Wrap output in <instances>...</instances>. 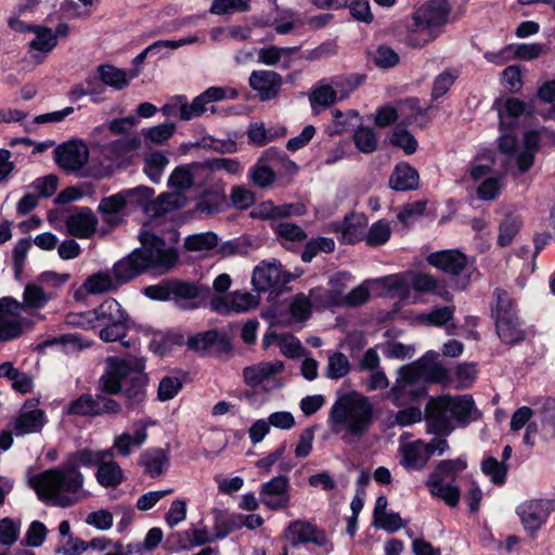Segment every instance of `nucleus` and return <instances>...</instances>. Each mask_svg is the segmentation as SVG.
I'll use <instances>...</instances> for the list:
<instances>
[{"instance_id":"nucleus-55","label":"nucleus","mask_w":555,"mask_h":555,"mask_svg":"<svg viewBox=\"0 0 555 555\" xmlns=\"http://www.w3.org/2000/svg\"><path fill=\"white\" fill-rule=\"evenodd\" d=\"M167 164L166 155L160 152L153 153L145 159L144 172L153 182H158Z\"/></svg>"},{"instance_id":"nucleus-32","label":"nucleus","mask_w":555,"mask_h":555,"mask_svg":"<svg viewBox=\"0 0 555 555\" xmlns=\"http://www.w3.org/2000/svg\"><path fill=\"white\" fill-rule=\"evenodd\" d=\"M185 197L179 192L163 193L146 205V215L156 218L184 206Z\"/></svg>"},{"instance_id":"nucleus-8","label":"nucleus","mask_w":555,"mask_h":555,"mask_svg":"<svg viewBox=\"0 0 555 555\" xmlns=\"http://www.w3.org/2000/svg\"><path fill=\"white\" fill-rule=\"evenodd\" d=\"M493 296L495 304L492 307V317L498 336L502 343L509 346L521 343L526 337V332L519 321L512 297L500 288L494 291Z\"/></svg>"},{"instance_id":"nucleus-46","label":"nucleus","mask_w":555,"mask_h":555,"mask_svg":"<svg viewBox=\"0 0 555 555\" xmlns=\"http://www.w3.org/2000/svg\"><path fill=\"white\" fill-rule=\"evenodd\" d=\"M31 33L36 35L35 39L29 43L33 50L48 53L52 51L57 43V38L51 28L36 25Z\"/></svg>"},{"instance_id":"nucleus-60","label":"nucleus","mask_w":555,"mask_h":555,"mask_svg":"<svg viewBox=\"0 0 555 555\" xmlns=\"http://www.w3.org/2000/svg\"><path fill=\"white\" fill-rule=\"evenodd\" d=\"M219 334L216 330H209L189 337L188 347L195 351H206L217 343Z\"/></svg>"},{"instance_id":"nucleus-52","label":"nucleus","mask_w":555,"mask_h":555,"mask_svg":"<svg viewBox=\"0 0 555 555\" xmlns=\"http://www.w3.org/2000/svg\"><path fill=\"white\" fill-rule=\"evenodd\" d=\"M350 371L348 358L343 352H335L328 357L325 375L331 379L345 377Z\"/></svg>"},{"instance_id":"nucleus-53","label":"nucleus","mask_w":555,"mask_h":555,"mask_svg":"<svg viewBox=\"0 0 555 555\" xmlns=\"http://www.w3.org/2000/svg\"><path fill=\"white\" fill-rule=\"evenodd\" d=\"M304 212L305 207L301 204H284L275 206L272 203H266L262 209L263 217L268 219L301 216Z\"/></svg>"},{"instance_id":"nucleus-20","label":"nucleus","mask_w":555,"mask_h":555,"mask_svg":"<svg viewBox=\"0 0 555 555\" xmlns=\"http://www.w3.org/2000/svg\"><path fill=\"white\" fill-rule=\"evenodd\" d=\"M38 403L36 399L25 401L14 421L16 435L39 433L42 429L47 423V416L43 410L37 408Z\"/></svg>"},{"instance_id":"nucleus-5","label":"nucleus","mask_w":555,"mask_h":555,"mask_svg":"<svg viewBox=\"0 0 555 555\" xmlns=\"http://www.w3.org/2000/svg\"><path fill=\"white\" fill-rule=\"evenodd\" d=\"M479 417L480 412L469 395L431 397L425 408L427 433L439 436H448L454 430L452 422L465 427Z\"/></svg>"},{"instance_id":"nucleus-11","label":"nucleus","mask_w":555,"mask_h":555,"mask_svg":"<svg viewBox=\"0 0 555 555\" xmlns=\"http://www.w3.org/2000/svg\"><path fill=\"white\" fill-rule=\"evenodd\" d=\"M25 315V306L20 301L3 297L0 299V341L13 340L23 334L25 327L33 325Z\"/></svg>"},{"instance_id":"nucleus-21","label":"nucleus","mask_w":555,"mask_h":555,"mask_svg":"<svg viewBox=\"0 0 555 555\" xmlns=\"http://www.w3.org/2000/svg\"><path fill=\"white\" fill-rule=\"evenodd\" d=\"M545 53V48L541 43H519L509 44L500 52H488L485 57L492 63L503 64L505 61L515 57L520 61H532Z\"/></svg>"},{"instance_id":"nucleus-12","label":"nucleus","mask_w":555,"mask_h":555,"mask_svg":"<svg viewBox=\"0 0 555 555\" xmlns=\"http://www.w3.org/2000/svg\"><path fill=\"white\" fill-rule=\"evenodd\" d=\"M449 449V443L444 438L436 437L426 443L421 439L406 442L400 447V464L405 469L420 470L424 468L429 459L437 451L439 455Z\"/></svg>"},{"instance_id":"nucleus-19","label":"nucleus","mask_w":555,"mask_h":555,"mask_svg":"<svg viewBox=\"0 0 555 555\" xmlns=\"http://www.w3.org/2000/svg\"><path fill=\"white\" fill-rule=\"evenodd\" d=\"M289 281L282 270L281 263L262 261L254 269L251 283L257 292H267L271 288H279Z\"/></svg>"},{"instance_id":"nucleus-38","label":"nucleus","mask_w":555,"mask_h":555,"mask_svg":"<svg viewBox=\"0 0 555 555\" xmlns=\"http://www.w3.org/2000/svg\"><path fill=\"white\" fill-rule=\"evenodd\" d=\"M309 297L317 309L344 306L343 289L315 287L309 291Z\"/></svg>"},{"instance_id":"nucleus-45","label":"nucleus","mask_w":555,"mask_h":555,"mask_svg":"<svg viewBox=\"0 0 555 555\" xmlns=\"http://www.w3.org/2000/svg\"><path fill=\"white\" fill-rule=\"evenodd\" d=\"M218 245V236L214 232H204L189 235L184 240L188 251H207Z\"/></svg>"},{"instance_id":"nucleus-58","label":"nucleus","mask_w":555,"mask_h":555,"mask_svg":"<svg viewBox=\"0 0 555 555\" xmlns=\"http://www.w3.org/2000/svg\"><path fill=\"white\" fill-rule=\"evenodd\" d=\"M176 130L173 122H166L151 128L142 129L145 139L156 144H163L172 137Z\"/></svg>"},{"instance_id":"nucleus-42","label":"nucleus","mask_w":555,"mask_h":555,"mask_svg":"<svg viewBox=\"0 0 555 555\" xmlns=\"http://www.w3.org/2000/svg\"><path fill=\"white\" fill-rule=\"evenodd\" d=\"M141 141L139 138L118 139L103 146V153L111 160H117L125 157L128 153L139 149Z\"/></svg>"},{"instance_id":"nucleus-6","label":"nucleus","mask_w":555,"mask_h":555,"mask_svg":"<svg viewBox=\"0 0 555 555\" xmlns=\"http://www.w3.org/2000/svg\"><path fill=\"white\" fill-rule=\"evenodd\" d=\"M447 375V370L441 364L423 358L398 370V376L387 397L397 406L409 405L426 396V383L441 382Z\"/></svg>"},{"instance_id":"nucleus-64","label":"nucleus","mask_w":555,"mask_h":555,"mask_svg":"<svg viewBox=\"0 0 555 555\" xmlns=\"http://www.w3.org/2000/svg\"><path fill=\"white\" fill-rule=\"evenodd\" d=\"M274 232L284 240L291 242H302L307 238L306 232L297 224L292 222H280L275 225Z\"/></svg>"},{"instance_id":"nucleus-1","label":"nucleus","mask_w":555,"mask_h":555,"mask_svg":"<svg viewBox=\"0 0 555 555\" xmlns=\"http://www.w3.org/2000/svg\"><path fill=\"white\" fill-rule=\"evenodd\" d=\"M141 248H137L118 260L112 268L113 275L120 287L134 280L149 269L162 273L170 271L178 262L176 249L167 247L165 241L143 227L139 234Z\"/></svg>"},{"instance_id":"nucleus-59","label":"nucleus","mask_w":555,"mask_h":555,"mask_svg":"<svg viewBox=\"0 0 555 555\" xmlns=\"http://www.w3.org/2000/svg\"><path fill=\"white\" fill-rule=\"evenodd\" d=\"M391 234L390 227L387 222L377 221L374 222L367 234H366V244L369 246H378L385 244Z\"/></svg>"},{"instance_id":"nucleus-54","label":"nucleus","mask_w":555,"mask_h":555,"mask_svg":"<svg viewBox=\"0 0 555 555\" xmlns=\"http://www.w3.org/2000/svg\"><path fill=\"white\" fill-rule=\"evenodd\" d=\"M457 77V72L453 69H447L440 73L434 80L431 99L436 101L443 96L453 86Z\"/></svg>"},{"instance_id":"nucleus-37","label":"nucleus","mask_w":555,"mask_h":555,"mask_svg":"<svg viewBox=\"0 0 555 555\" xmlns=\"http://www.w3.org/2000/svg\"><path fill=\"white\" fill-rule=\"evenodd\" d=\"M107 449L105 450H90V449H81L74 453H70L65 459L67 465L76 472H80L79 467L86 466H99L103 457L107 456Z\"/></svg>"},{"instance_id":"nucleus-39","label":"nucleus","mask_w":555,"mask_h":555,"mask_svg":"<svg viewBox=\"0 0 555 555\" xmlns=\"http://www.w3.org/2000/svg\"><path fill=\"white\" fill-rule=\"evenodd\" d=\"M128 210L142 208L146 214V205L154 195L153 189L149 186H137L120 191Z\"/></svg>"},{"instance_id":"nucleus-7","label":"nucleus","mask_w":555,"mask_h":555,"mask_svg":"<svg viewBox=\"0 0 555 555\" xmlns=\"http://www.w3.org/2000/svg\"><path fill=\"white\" fill-rule=\"evenodd\" d=\"M450 9L446 0H430L413 14L405 43L411 48H423L436 40L448 23Z\"/></svg>"},{"instance_id":"nucleus-50","label":"nucleus","mask_w":555,"mask_h":555,"mask_svg":"<svg viewBox=\"0 0 555 555\" xmlns=\"http://www.w3.org/2000/svg\"><path fill=\"white\" fill-rule=\"evenodd\" d=\"M24 302H21L25 306V315L28 317V309H39L42 308L50 299V296L47 295L43 289L35 284L27 285L24 289Z\"/></svg>"},{"instance_id":"nucleus-4","label":"nucleus","mask_w":555,"mask_h":555,"mask_svg":"<svg viewBox=\"0 0 555 555\" xmlns=\"http://www.w3.org/2000/svg\"><path fill=\"white\" fill-rule=\"evenodd\" d=\"M144 369L143 358L109 357L106 360L105 372L100 379L101 388L104 392L112 395L122 391L129 404H140L145 399L147 384Z\"/></svg>"},{"instance_id":"nucleus-61","label":"nucleus","mask_w":555,"mask_h":555,"mask_svg":"<svg viewBox=\"0 0 555 555\" xmlns=\"http://www.w3.org/2000/svg\"><path fill=\"white\" fill-rule=\"evenodd\" d=\"M371 59L373 63L380 68L392 67L399 63L397 52L387 46H379L371 53Z\"/></svg>"},{"instance_id":"nucleus-40","label":"nucleus","mask_w":555,"mask_h":555,"mask_svg":"<svg viewBox=\"0 0 555 555\" xmlns=\"http://www.w3.org/2000/svg\"><path fill=\"white\" fill-rule=\"evenodd\" d=\"M242 527V520L236 515H229L220 511L215 512V526L211 532L214 541L225 538Z\"/></svg>"},{"instance_id":"nucleus-41","label":"nucleus","mask_w":555,"mask_h":555,"mask_svg":"<svg viewBox=\"0 0 555 555\" xmlns=\"http://www.w3.org/2000/svg\"><path fill=\"white\" fill-rule=\"evenodd\" d=\"M522 225V220L519 215L509 212L506 214L504 219L499 225L498 245L501 247L508 246Z\"/></svg>"},{"instance_id":"nucleus-16","label":"nucleus","mask_w":555,"mask_h":555,"mask_svg":"<svg viewBox=\"0 0 555 555\" xmlns=\"http://www.w3.org/2000/svg\"><path fill=\"white\" fill-rule=\"evenodd\" d=\"M259 305V297L245 291H235L210 300L211 310L220 314L244 313Z\"/></svg>"},{"instance_id":"nucleus-31","label":"nucleus","mask_w":555,"mask_h":555,"mask_svg":"<svg viewBox=\"0 0 555 555\" xmlns=\"http://www.w3.org/2000/svg\"><path fill=\"white\" fill-rule=\"evenodd\" d=\"M178 545L183 551H191L195 547L203 546L214 542L211 532L201 521L198 526H191L176 534Z\"/></svg>"},{"instance_id":"nucleus-2","label":"nucleus","mask_w":555,"mask_h":555,"mask_svg":"<svg viewBox=\"0 0 555 555\" xmlns=\"http://www.w3.org/2000/svg\"><path fill=\"white\" fill-rule=\"evenodd\" d=\"M83 475L70 468L64 461L60 466L31 475L28 486L47 504L69 507L83 498Z\"/></svg>"},{"instance_id":"nucleus-29","label":"nucleus","mask_w":555,"mask_h":555,"mask_svg":"<svg viewBox=\"0 0 555 555\" xmlns=\"http://www.w3.org/2000/svg\"><path fill=\"white\" fill-rule=\"evenodd\" d=\"M95 473L96 481L104 488H116L125 480L120 465L114 460L113 450H107Z\"/></svg>"},{"instance_id":"nucleus-27","label":"nucleus","mask_w":555,"mask_h":555,"mask_svg":"<svg viewBox=\"0 0 555 555\" xmlns=\"http://www.w3.org/2000/svg\"><path fill=\"white\" fill-rule=\"evenodd\" d=\"M147 439L146 425L135 424L133 434L122 433L115 437L113 446L108 450H113V455L118 454L128 457L134 449L141 448Z\"/></svg>"},{"instance_id":"nucleus-10","label":"nucleus","mask_w":555,"mask_h":555,"mask_svg":"<svg viewBox=\"0 0 555 555\" xmlns=\"http://www.w3.org/2000/svg\"><path fill=\"white\" fill-rule=\"evenodd\" d=\"M92 313L99 326L100 338L104 341L121 340L128 331L129 318L120 304L114 298L105 299Z\"/></svg>"},{"instance_id":"nucleus-43","label":"nucleus","mask_w":555,"mask_h":555,"mask_svg":"<svg viewBox=\"0 0 555 555\" xmlns=\"http://www.w3.org/2000/svg\"><path fill=\"white\" fill-rule=\"evenodd\" d=\"M312 109L315 112L317 106L330 107L338 101L332 83L320 82L313 87L309 95Z\"/></svg>"},{"instance_id":"nucleus-47","label":"nucleus","mask_w":555,"mask_h":555,"mask_svg":"<svg viewBox=\"0 0 555 555\" xmlns=\"http://www.w3.org/2000/svg\"><path fill=\"white\" fill-rule=\"evenodd\" d=\"M99 79L106 86L113 87L117 90L124 89L128 86L126 73L112 65H101L98 68Z\"/></svg>"},{"instance_id":"nucleus-15","label":"nucleus","mask_w":555,"mask_h":555,"mask_svg":"<svg viewBox=\"0 0 555 555\" xmlns=\"http://www.w3.org/2000/svg\"><path fill=\"white\" fill-rule=\"evenodd\" d=\"M54 159L66 172L81 170L89 160V149L81 140H70L54 150Z\"/></svg>"},{"instance_id":"nucleus-22","label":"nucleus","mask_w":555,"mask_h":555,"mask_svg":"<svg viewBox=\"0 0 555 555\" xmlns=\"http://www.w3.org/2000/svg\"><path fill=\"white\" fill-rule=\"evenodd\" d=\"M426 260L430 266L449 275H460L467 270L468 266L466 255L456 249L431 253Z\"/></svg>"},{"instance_id":"nucleus-44","label":"nucleus","mask_w":555,"mask_h":555,"mask_svg":"<svg viewBox=\"0 0 555 555\" xmlns=\"http://www.w3.org/2000/svg\"><path fill=\"white\" fill-rule=\"evenodd\" d=\"M362 81L363 76L360 75L336 76L331 79L338 101L347 99Z\"/></svg>"},{"instance_id":"nucleus-26","label":"nucleus","mask_w":555,"mask_h":555,"mask_svg":"<svg viewBox=\"0 0 555 555\" xmlns=\"http://www.w3.org/2000/svg\"><path fill=\"white\" fill-rule=\"evenodd\" d=\"M284 363L281 360L263 361L243 370L244 382L249 387H257L262 382L282 373Z\"/></svg>"},{"instance_id":"nucleus-28","label":"nucleus","mask_w":555,"mask_h":555,"mask_svg":"<svg viewBox=\"0 0 555 555\" xmlns=\"http://www.w3.org/2000/svg\"><path fill=\"white\" fill-rule=\"evenodd\" d=\"M98 219L90 208H82L80 211L70 215L66 221L69 234L79 238L90 237L96 230Z\"/></svg>"},{"instance_id":"nucleus-49","label":"nucleus","mask_w":555,"mask_h":555,"mask_svg":"<svg viewBox=\"0 0 555 555\" xmlns=\"http://www.w3.org/2000/svg\"><path fill=\"white\" fill-rule=\"evenodd\" d=\"M353 141L356 147L364 154L375 152L378 146L376 134L370 127H359L353 133Z\"/></svg>"},{"instance_id":"nucleus-35","label":"nucleus","mask_w":555,"mask_h":555,"mask_svg":"<svg viewBox=\"0 0 555 555\" xmlns=\"http://www.w3.org/2000/svg\"><path fill=\"white\" fill-rule=\"evenodd\" d=\"M454 311V306L437 307L431 309L429 312L418 314L416 320L425 325H434L438 327L446 326L447 333L449 335H453L456 326L449 322L453 319Z\"/></svg>"},{"instance_id":"nucleus-63","label":"nucleus","mask_w":555,"mask_h":555,"mask_svg":"<svg viewBox=\"0 0 555 555\" xmlns=\"http://www.w3.org/2000/svg\"><path fill=\"white\" fill-rule=\"evenodd\" d=\"M390 143L401 147L405 154H414L417 150V141L412 133L406 130L399 129L393 131L390 137Z\"/></svg>"},{"instance_id":"nucleus-23","label":"nucleus","mask_w":555,"mask_h":555,"mask_svg":"<svg viewBox=\"0 0 555 555\" xmlns=\"http://www.w3.org/2000/svg\"><path fill=\"white\" fill-rule=\"evenodd\" d=\"M287 537L293 545L312 542L323 546L325 553H330L333 546L328 544L325 534L306 521H294L288 526Z\"/></svg>"},{"instance_id":"nucleus-14","label":"nucleus","mask_w":555,"mask_h":555,"mask_svg":"<svg viewBox=\"0 0 555 555\" xmlns=\"http://www.w3.org/2000/svg\"><path fill=\"white\" fill-rule=\"evenodd\" d=\"M120 405L113 399L102 395L83 393L79 398L70 401L66 408L69 415L96 416L103 413H117Z\"/></svg>"},{"instance_id":"nucleus-25","label":"nucleus","mask_w":555,"mask_h":555,"mask_svg":"<svg viewBox=\"0 0 555 555\" xmlns=\"http://www.w3.org/2000/svg\"><path fill=\"white\" fill-rule=\"evenodd\" d=\"M202 293L201 286L193 282L171 279V301L182 310H193L198 307L195 300Z\"/></svg>"},{"instance_id":"nucleus-33","label":"nucleus","mask_w":555,"mask_h":555,"mask_svg":"<svg viewBox=\"0 0 555 555\" xmlns=\"http://www.w3.org/2000/svg\"><path fill=\"white\" fill-rule=\"evenodd\" d=\"M418 172L406 163L398 164L390 178L389 185L395 191H411L418 188Z\"/></svg>"},{"instance_id":"nucleus-3","label":"nucleus","mask_w":555,"mask_h":555,"mask_svg":"<svg viewBox=\"0 0 555 555\" xmlns=\"http://www.w3.org/2000/svg\"><path fill=\"white\" fill-rule=\"evenodd\" d=\"M328 421L332 431L340 435L347 444L359 442L374 423V408L370 399L359 392L338 398L332 405Z\"/></svg>"},{"instance_id":"nucleus-57","label":"nucleus","mask_w":555,"mask_h":555,"mask_svg":"<svg viewBox=\"0 0 555 555\" xmlns=\"http://www.w3.org/2000/svg\"><path fill=\"white\" fill-rule=\"evenodd\" d=\"M503 188V180L499 177L486 178L477 188V197L481 201L495 199Z\"/></svg>"},{"instance_id":"nucleus-48","label":"nucleus","mask_w":555,"mask_h":555,"mask_svg":"<svg viewBox=\"0 0 555 555\" xmlns=\"http://www.w3.org/2000/svg\"><path fill=\"white\" fill-rule=\"evenodd\" d=\"M481 470L494 485L502 486L506 481L507 465L493 456H488L481 462Z\"/></svg>"},{"instance_id":"nucleus-56","label":"nucleus","mask_w":555,"mask_h":555,"mask_svg":"<svg viewBox=\"0 0 555 555\" xmlns=\"http://www.w3.org/2000/svg\"><path fill=\"white\" fill-rule=\"evenodd\" d=\"M312 307L313 305L309 294L305 295L300 293L293 298L289 306V313L295 320L305 321L310 317Z\"/></svg>"},{"instance_id":"nucleus-62","label":"nucleus","mask_w":555,"mask_h":555,"mask_svg":"<svg viewBox=\"0 0 555 555\" xmlns=\"http://www.w3.org/2000/svg\"><path fill=\"white\" fill-rule=\"evenodd\" d=\"M182 388V380L177 376H165L160 379L157 396L160 401L175 398Z\"/></svg>"},{"instance_id":"nucleus-24","label":"nucleus","mask_w":555,"mask_h":555,"mask_svg":"<svg viewBox=\"0 0 555 555\" xmlns=\"http://www.w3.org/2000/svg\"><path fill=\"white\" fill-rule=\"evenodd\" d=\"M225 98V90L221 87H210L199 95L193 99L191 103L185 100L184 106V120L202 116L205 112L210 111L215 113V106L210 105L212 102L223 100Z\"/></svg>"},{"instance_id":"nucleus-17","label":"nucleus","mask_w":555,"mask_h":555,"mask_svg":"<svg viewBox=\"0 0 555 555\" xmlns=\"http://www.w3.org/2000/svg\"><path fill=\"white\" fill-rule=\"evenodd\" d=\"M283 82L282 75L271 69L253 70L248 78L249 87L262 102L279 98Z\"/></svg>"},{"instance_id":"nucleus-34","label":"nucleus","mask_w":555,"mask_h":555,"mask_svg":"<svg viewBox=\"0 0 555 555\" xmlns=\"http://www.w3.org/2000/svg\"><path fill=\"white\" fill-rule=\"evenodd\" d=\"M138 463L140 466L144 467V470L151 477H157L162 475L168 464L169 459L168 454L159 448L147 449L142 452L139 456Z\"/></svg>"},{"instance_id":"nucleus-13","label":"nucleus","mask_w":555,"mask_h":555,"mask_svg":"<svg viewBox=\"0 0 555 555\" xmlns=\"http://www.w3.org/2000/svg\"><path fill=\"white\" fill-rule=\"evenodd\" d=\"M555 511V499H530L520 503L516 513L525 530L535 534Z\"/></svg>"},{"instance_id":"nucleus-36","label":"nucleus","mask_w":555,"mask_h":555,"mask_svg":"<svg viewBox=\"0 0 555 555\" xmlns=\"http://www.w3.org/2000/svg\"><path fill=\"white\" fill-rule=\"evenodd\" d=\"M119 286L113 275V272L109 271H99L91 274L82 284V288L86 293L91 295L113 292Z\"/></svg>"},{"instance_id":"nucleus-51","label":"nucleus","mask_w":555,"mask_h":555,"mask_svg":"<svg viewBox=\"0 0 555 555\" xmlns=\"http://www.w3.org/2000/svg\"><path fill=\"white\" fill-rule=\"evenodd\" d=\"M248 176L255 185L262 189L270 186L275 180L274 170L260 159L249 170Z\"/></svg>"},{"instance_id":"nucleus-30","label":"nucleus","mask_w":555,"mask_h":555,"mask_svg":"<svg viewBox=\"0 0 555 555\" xmlns=\"http://www.w3.org/2000/svg\"><path fill=\"white\" fill-rule=\"evenodd\" d=\"M98 212L102 220L111 227L121 222V215L128 210L120 192L103 197L98 205Z\"/></svg>"},{"instance_id":"nucleus-18","label":"nucleus","mask_w":555,"mask_h":555,"mask_svg":"<svg viewBox=\"0 0 555 555\" xmlns=\"http://www.w3.org/2000/svg\"><path fill=\"white\" fill-rule=\"evenodd\" d=\"M289 478L286 475L273 477L261 486L260 500L270 509H282L289 505Z\"/></svg>"},{"instance_id":"nucleus-9","label":"nucleus","mask_w":555,"mask_h":555,"mask_svg":"<svg viewBox=\"0 0 555 555\" xmlns=\"http://www.w3.org/2000/svg\"><path fill=\"white\" fill-rule=\"evenodd\" d=\"M466 466V461L462 459L439 462L426 482L430 493L443 500L449 506L455 507L461 495L460 488L454 483L455 477Z\"/></svg>"}]
</instances>
